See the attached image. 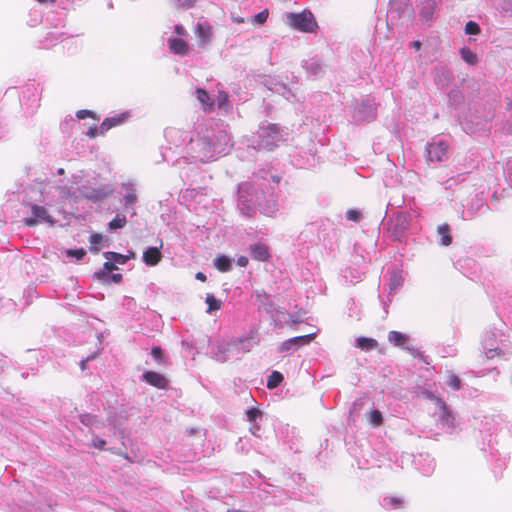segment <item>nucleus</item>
Here are the masks:
<instances>
[{
	"label": "nucleus",
	"mask_w": 512,
	"mask_h": 512,
	"mask_svg": "<svg viewBox=\"0 0 512 512\" xmlns=\"http://www.w3.org/2000/svg\"><path fill=\"white\" fill-rule=\"evenodd\" d=\"M280 178L270 170H260L253 184L245 182L238 188V209L245 217H252L256 211L271 216L277 211V205L273 197L275 185Z\"/></svg>",
	"instance_id": "1"
},
{
	"label": "nucleus",
	"mask_w": 512,
	"mask_h": 512,
	"mask_svg": "<svg viewBox=\"0 0 512 512\" xmlns=\"http://www.w3.org/2000/svg\"><path fill=\"white\" fill-rule=\"evenodd\" d=\"M230 137L224 128L213 123L201 124L196 137L186 145V153L194 162H208L228 153Z\"/></svg>",
	"instance_id": "2"
},
{
	"label": "nucleus",
	"mask_w": 512,
	"mask_h": 512,
	"mask_svg": "<svg viewBox=\"0 0 512 512\" xmlns=\"http://www.w3.org/2000/svg\"><path fill=\"white\" fill-rule=\"evenodd\" d=\"M260 342L257 330H250L245 336L219 343L212 351L213 359L224 363L232 359H240Z\"/></svg>",
	"instance_id": "3"
},
{
	"label": "nucleus",
	"mask_w": 512,
	"mask_h": 512,
	"mask_svg": "<svg viewBox=\"0 0 512 512\" xmlns=\"http://www.w3.org/2000/svg\"><path fill=\"white\" fill-rule=\"evenodd\" d=\"M290 132L278 124L268 123L261 125L257 131V140L249 146L257 150L273 151L289 140Z\"/></svg>",
	"instance_id": "4"
},
{
	"label": "nucleus",
	"mask_w": 512,
	"mask_h": 512,
	"mask_svg": "<svg viewBox=\"0 0 512 512\" xmlns=\"http://www.w3.org/2000/svg\"><path fill=\"white\" fill-rule=\"evenodd\" d=\"M482 348L487 359L510 354L512 345L499 331H489L482 339Z\"/></svg>",
	"instance_id": "5"
},
{
	"label": "nucleus",
	"mask_w": 512,
	"mask_h": 512,
	"mask_svg": "<svg viewBox=\"0 0 512 512\" xmlns=\"http://www.w3.org/2000/svg\"><path fill=\"white\" fill-rule=\"evenodd\" d=\"M450 144L440 138H435L426 146V159L428 162L437 163L448 160Z\"/></svg>",
	"instance_id": "6"
},
{
	"label": "nucleus",
	"mask_w": 512,
	"mask_h": 512,
	"mask_svg": "<svg viewBox=\"0 0 512 512\" xmlns=\"http://www.w3.org/2000/svg\"><path fill=\"white\" fill-rule=\"evenodd\" d=\"M286 17L291 27L302 32H313L317 27L313 14L306 9L300 13H287Z\"/></svg>",
	"instance_id": "7"
},
{
	"label": "nucleus",
	"mask_w": 512,
	"mask_h": 512,
	"mask_svg": "<svg viewBox=\"0 0 512 512\" xmlns=\"http://www.w3.org/2000/svg\"><path fill=\"white\" fill-rule=\"evenodd\" d=\"M352 117L356 122L372 121L376 117V105L373 98H361L353 107Z\"/></svg>",
	"instance_id": "8"
},
{
	"label": "nucleus",
	"mask_w": 512,
	"mask_h": 512,
	"mask_svg": "<svg viewBox=\"0 0 512 512\" xmlns=\"http://www.w3.org/2000/svg\"><path fill=\"white\" fill-rule=\"evenodd\" d=\"M411 215L407 212L396 213L389 221L388 230L394 240H401L410 227Z\"/></svg>",
	"instance_id": "9"
},
{
	"label": "nucleus",
	"mask_w": 512,
	"mask_h": 512,
	"mask_svg": "<svg viewBox=\"0 0 512 512\" xmlns=\"http://www.w3.org/2000/svg\"><path fill=\"white\" fill-rule=\"evenodd\" d=\"M408 11H412L410 0H390L387 17L394 23L404 17Z\"/></svg>",
	"instance_id": "10"
},
{
	"label": "nucleus",
	"mask_w": 512,
	"mask_h": 512,
	"mask_svg": "<svg viewBox=\"0 0 512 512\" xmlns=\"http://www.w3.org/2000/svg\"><path fill=\"white\" fill-rule=\"evenodd\" d=\"M79 191L80 194L86 199L92 201H100L108 197L113 190L110 186L100 185L98 187L82 186Z\"/></svg>",
	"instance_id": "11"
},
{
	"label": "nucleus",
	"mask_w": 512,
	"mask_h": 512,
	"mask_svg": "<svg viewBox=\"0 0 512 512\" xmlns=\"http://www.w3.org/2000/svg\"><path fill=\"white\" fill-rule=\"evenodd\" d=\"M435 84L440 88H445L453 80V72L444 64H437L432 70Z\"/></svg>",
	"instance_id": "12"
},
{
	"label": "nucleus",
	"mask_w": 512,
	"mask_h": 512,
	"mask_svg": "<svg viewBox=\"0 0 512 512\" xmlns=\"http://www.w3.org/2000/svg\"><path fill=\"white\" fill-rule=\"evenodd\" d=\"M435 400L438 407L437 414L441 425L444 428L453 429L455 427V417L451 410L442 399L435 398Z\"/></svg>",
	"instance_id": "13"
},
{
	"label": "nucleus",
	"mask_w": 512,
	"mask_h": 512,
	"mask_svg": "<svg viewBox=\"0 0 512 512\" xmlns=\"http://www.w3.org/2000/svg\"><path fill=\"white\" fill-rule=\"evenodd\" d=\"M165 136L167 140L175 145L176 147H179L181 145L185 146L188 144L187 141H190V138L192 137L189 132L178 129V128H168L165 130Z\"/></svg>",
	"instance_id": "14"
},
{
	"label": "nucleus",
	"mask_w": 512,
	"mask_h": 512,
	"mask_svg": "<svg viewBox=\"0 0 512 512\" xmlns=\"http://www.w3.org/2000/svg\"><path fill=\"white\" fill-rule=\"evenodd\" d=\"M315 334H308L290 338L281 343L279 347L280 352L296 351L300 346L306 345L311 342Z\"/></svg>",
	"instance_id": "15"
},
{
	"label": "nucleus",
	"mask_w": 512,
	"mask_h": 512,
	"mask_svg": "<svg viewBox=\"0 0 512 512\" xmlns=\"http://www.w3.org/2000/svg\"><path fill=\"white\" fill-rule=\"evenodd\" d=\"M31 211H32L33 217L25 219V224L27 226H30V227L35 226L36 224H38L40 222H47V223H51V224L53 223L52 217L48 214L47 210L44 207L38 206V205H32Z\"/></svg>",
	"instance_id": "16"
},
{
	"label": "nucleus",
	"mask_w": 512,
	"mask_h": 512,
	"mask_svg": "<svg viewBox=\"0 0 512 512\" xmlns=\"http://www.w3.org/2000/svg\"><path fill=\"white\" fill-rule=\"evenodd\" d=\"M437 6L438 2L436 0H424L421 2L419 10L420 20L424 23L430 24L434 19Z\"/></svg>",
	"instance_id": "17"
},
{
	"label": "nucleus",
	"mask_w": 512,
	"mask_h": 512,
	"mask_svg": "<svg viewBox=\"0 0 512 512\" xmlns=\"http://www.w3.org/2000/svg\"><path fill=\"white\" fill-rule=\"evenodd\" d=\"M131 117V113L126 111L121 114H116L111 117H107L101 123V132H107L113 127H117L119 125L124 124Z\"/></svg>",
	"instance_id": "18"
},
{
	"label": "nucleus",
	"mask_w": 512,
	"mask_h": 512,
	"mask_svg": "<svg viewBox=\"0 0 512 512\" xmlns=\"http://www.w3.org/2000/svg\"><path fill=\"white\" fill-rule=\"evenodd\" d=\"M122 188L125 190L123 197L125 209L133 208L138 201L136 184L134 182L122 183Z\"/></svg>",
	"instance_id": "19"
},
{
	"label": "nucleus",
	"mask_w": 512,
	"mask_h": 512,
	"mask_svg": "<svg viewBox=\"0 0 512 512\" xmlns=\"http://www.w3.org/2000/svg\"><path fill=\"white\" fill-rule=\"evenodd\" d=\"M306 73L313 78H318L324 74V65L318 58L306 60L303 64Z\"/></svg>",
	"instance_id": "20"
},
{
	"label": "nucleus",
	"mask_w": 512,
	"mask_h": 512,
	"mask_svg": "<svg viewBox=\"0 0 512 512\" xmlns=\"http://www.w3.org/2000/svg\"><path fill=\"white\" fill-rule=\"evenodd\" d=\"M142 378L149 385L154 386L159 389H164L168 385V381L164 377V375L154 372V371L145 372L143 374Z\"/></svg>",
	"instance_id": "21"
},
{
	"label": "nucleus",
	"mask_w": 512,
	"mask_h": 512,
	"mask_svg": "<svg viewBox=\"0 0 512 512\" xmlns=\"http://www.w3.org/2000/svg\"><path fill=\"white\" fill-rule=\"evenodd\" d=\"M249 252L251 257L258 261H266L269 258L268 247L263 243L250 245Z\"/></svg>",
	"instance_id": "22"
},
{
	"label": "nucleus",
	"mask_w": 512,
	"mask_h": 512,
	"mask_svg": "<svg viewBox=\"0 0 512 512\" xmlns=\"http://www.w3.org/2000/svg\"><path fill=\"white\" fill-rule=\"evenodd\" d=\"M142 258L145 264L155 266L160 262L162 254L157 247H149L143 252Z\"/></svg>",
	"instance_id": "23"
},
{
	"label": "nucleus",
	"mask_w": 512,
	"mask_h": 512,
	"mask_svg": "<svg viewBox=\"0 0 512 512\" xmlns=\"http://www.w3.org/2000/svg\"><path fill=\"white\" fill-rule=\"evenodd\" d=\"M169 49L176 55L184 56L188 53V44L181 38H170L168 40Z\"/></svg>",
	"instance_id": "24"
},
{
	"label": "nucleus",
	"mask_w": 512,
	"mask_h": 512,
	"mask_svg": "<svg viewBox=\"0 0 512 512\" xmlns=\"http://www.w3.org/2000/svg\"><path fill=\"white\" fill-rule=\"evenodd\" d=\"M388 341L392 343L394 346L411 350L409 347L406 346L408 343V336L401 332L390 331L388 334Z\"/></svg>",
	"instance_id": "25"
},
{
	"label": "nucleus",
	"mask_w": 512,
	"mask_h": 512,
	"mask_svg": "<svg viewBox=\"0 0 512 512\" xmlns=\"http://www.w3.org/2000/svg\"><path fill=\"white\" fill-rule=\"evenodd\" d=\"M214 266L221 272H228L232 268V262L229 257L220 255L214 259Z\"/></svg>",
	"instance_id": "26"
},
{
	"label": "nucleus",
	"mask_w": 512,
	"mask_h": 512,
	"mask_svg": "<svg viewBox=\"0 0 512 512\" xmlns=\"http://www.w3.org/2000/svg\"><path fill=\"white\" fill-rule=\"evenodd\" d=\"M460 55L463 61L469 65H476L478 63V56L468 47H462L460 49Z\"/></svg>",
	"instance_id": "27"
},
{
	"label": "nucleus",
	"mask_w": 512,
	"mask_h": 512,
	"mask_svg": "<svg viewBox=\"0 0 512 512\" xmlns=\"http://www.w3.org/2000/svg\"><path fill=\"white\" fill-rule=\"evenodd\" d=\"M377 341L373 338L359 337L356 340V346L362 350L369 351L376 348Z\"/></svg>",
	"instance_id": "28"
},
{
	"label": "nucleus",
	"mask_w": 512,
	"mask_h": 512,
	"mask_svg": "<svg viewBox=\"0 0 512 512\" xmlns=\"http://www.w3.org/2000/svg\"><path fill=\"white\" fill-rule=\"evenodd\" d=\"M437 232L441 236V239H440L441 245L448 246L451 244L452 237L450 235V228L447 224L438 226Z\"/></svg>",
	"instance_id": "29"
},
{
	"label": "nucleus",
	"mask_w": 512,
	"mask_h": 512,
	"mask_svg": "<svg viewBox=\"0 0 512 512\" xmlns=\"http://www.w3.org/2000/svg\"><path fill=\"white\" fill-rule=\"evenodd\" d=\"M205 303L208 306L206 312L209 314H211L215 310H219L222 306V301L217 299L213 294H207L205 298Z\"/></svg>",
	"instance_id": "30"
},
{
	"label": "nucleus",
	"mask_w": 512,
	"mask_h": 512,
	"mask_svg": "<svg viewBox=\"0 0 512 512\" xmlns=\"http://www.w3.org/2000/svg\"><path fill=\"white\" fill-rule=\"evenodd\" d=\"M283 375L278 371H273L267 379V387L269 389H275L283 381Z\"/></svg>",
	"instance_id": "31"
},
{
	"label": "nucleus",
	"mask_w": 512,
	"mask_h": 512,
	"mask_svg": "<svg viewBox=\"0 0 512 512\" xmlns=\"http://www.w3.org/2000/svg\"><path fill=\"white\" fill-rule=\"evenodd\" d=\"M111 261L112 260H108L107 262H105L103 265V269L96 273V276L99 280H105L106 277L109 276V273H111V271L117 269V267Z\"/></svg>",
	"instance_id": "32"
},
{
	"label": "nucleus",
	"mask_w": 512,
	"mask_h": 512,
	"mask_svg": "<svg viewBox=\"0 0 512 512\" xmlns=\"http://www.w3.org/2000/svg\"><path fill=\"white\" fill-rule=\"evenodd\" d=\"M402 500L397 497H385L382 501L384 508L398 509L401 507Z\"/></svg>",
	"instance_id": "33"
},
{
	"label": "nucleus",
	"mask_w": 512,
	"mask_h": 512,
	"mask_svg": "<svg viewBox=\"0 0 512 512\" xmlns=\"http://www.w3.org/2000/svg\"><path fill=\"white\" fill-rule=\"evenodd\" d=\"M126 217L125 215L123 214H117L109 223V228L114 230V229H119V228H123L125 225H126Z\"/></svg>",
	"instance_id": "34"
},
{
	"label": "nucleus",
	"mask_w": 512,
	"mask_h": 512,
	"mask_svg": "<svg viewBox=\"0 0 512 512\" xmlns=\"http://www.w3.org/2000/svg\"><path fill=\"white\" fill-rule=\"evenodd\" d=\"M104 255L106 259L112 260L118 264H125L129 259V256H125L116 252H106Z\"/></svg>",
	"instance_id": "35"
},
{
	"label": "nucleus",
	"mask_w": 512,
	"mask_h": 512,
	"mask_svg": "<svg viewBox=\"0 0 512 512\" xmlns=\"http://www.w3.org/2000/svg\"><path fill=\"white\" fill-rule=\"evenodd\" d=\"M200 101L201 108L205 112H211L214 110L216 102L215 98H198Z\"/></svg>",
	"instance_id": "36"
},
{
	"label": "nucleus",
	"mask_w": 512,
	"mask_h": 512,
	"mask_svg": "<svg viewBox=\"0 0 512 512\" xmlns=\"http://www.w3.org/2000/svg\"><path fill=\"white\" fill-rule=\"evenodd\" d=\"M480 31L479 24L474 21H468L465 25V33L468 35H477Z\"/></svg>",
	"instance_id": "37"
},
{
	"label": "nucleus",
	"mask_w": 512,
	"mask_h": 512,
	"mask_svg": "<svg viewBox=\"0 0 512 512\" xmlns=\"http://www.w3.org/2000/svg\"><path fill=\"white\" fill-rule=\"evenodd\" d=\"M79 419L83 425L88 426V427H92V425H95V423L97 422L96 416L88 414V413L81 414Z\"/></svg>",
	"instance_id": "38"
},
{
	"label": "nucleus",
	"mask_w": 512,
	"mask_h": 512,
	"mask_svg": "<svg viewBox=\"0 0 512 512\" xmlns=\"http://www.w3.org/2000/svg\"><path fill=\"white\" fill-rule=\"evenodd\" d=\"M268 15H269L268 10L264 9L261 12L257 13L256 15H254L252 22L262 25L267 21Z\"/></svg>",
	"instance_id": "39"
},
{
	"label": "nucleus",
	"mask_w": 512,
	"mask_h": 512,
	"mask_svg": "<svg viewBox=\"0 0 512 512\" xmlns=\"http://www.w3.org/2000/svg\"><path fill=\"white\" fill-rule=\"evenodd\" d=\"M346 218L349 221L359 222L362 219V213L356 209H349L346 212Z\"/></svg>",
	"instance_id": "40"
},
{
	"label": "nucleus",
	"mask_w": 512,
	"mask_h": 512,
	"mask_svg": "<svg viewBox=\"0 0 512 512\" xmlns=\"http://www.w3.org/2000/svg\"><path fill=\"white\" fill-rule=\"evenodd\" d=\"M370 422L374 425V426H379L382 424V421H383V418H382V414L380 411L378 410H373L370 412Z\"/></svg>",
	"instance_id": "41"
},
{
	"label": "nucleus",
	"mask_w": 512,
	"mask_h": 512,
	"mask_svg": "<svg viewBox=\"0 0 512 512\" xmlns=\"http://www.w3.org/2000/svg\"><path fill=\"white\" fill-rule=\"evenodd\" d=\"M262 415L261 411L256 408H250L246 411V416L249 422H256Z\"/></svg>",
	"instance_id": "42"
},
{
	"label": "nucleus",
	"mask_w": 512,
	"mask_h": 512,
	"mask_svg": "<svg viewBox=\"0 0 512 512\" xmlns=\"http://www.w3.org/2000/svg\"><path fill=\"white\" fill-rule=\"evenodd\" d=\"M447 383L453 390H459L461 387L460 379L454 374L449 375Z\"/></svg>",
	"instance_id": "43"
},
{
	"label": "nucleus",
	"mask_w": 512,
	"mask_h": 512,
	"mask_svg": "<svg viewBox=\"0 0 512 512\" xmlns=\"http://www.w3.org/2000/svg\"><path fill=\"white\" fill-rule=\"evenodd\" d=\"M217 106L219 109L228 112L231 109V104L229 102V98H217Z\"/></svg>",
	"instance_id": "44"
},
{
	"label": "nucleus",
	"mask_w": 512,
	"mask_h": 512,
	"mask_svg": "<svg viewBox=\"0 0 512 512\" xmlns=\"http://www.w3.org/2000/svg\"><path fill=\"white\" fill-rule=\"evenodd\" d=\"M106 132H101V125L98 126H91L89 127L88 131L86 132V135L90 138H95L99 135H104Z\"/></svg>",
	"instance_id": "45"
},
{
	"label": "nucleus",
	"mask_w": 512,
	"mask_h": 512,
	"mask_svg": "<svg viewBox=\"0 0 512 512\" xmlns=\"http://www.w3.org/2000/svg\"><path fill=\"white\" fill-rule=\"evenodd\" d=\"M86 254L85 250L84 249H75V250H68L67 251V256L69 257H75L77 260H81L84 255Z\"/></svg>",
	"instance_id": "46"
},
{
	"label": "nucleus",
	"mask_w": 512,
	"mask_h": 512,
	"mask_svg": "<svg viewBox=\"0 0 512 512\" xmlns=\"http://www.w3.org/2000/svg\"><path fill=\"white\" fill-rule=\"evenodd\" d=\"M106 444V441L104 439H101L95 435H93V439H92V445L95 447V448H98V449H103L104 446Z\"/></svg>",
	"instance_id": "47"
},
{
	"label": "nucleus",
	"mask_w": 512,
	"mask_h": 512,
	"mask_svg": "<svg viewBox=\"0 0 512 512\" xmlns=\"http://www.w3.org/2000/svg\"><path fill=\"white\" fill-rule=\"evenodd\" d=\"M76 116L79 118V119H84L86 117H95V114L93 111L91 110H79L76 114Z\"/></svg>",
	"instance_id": "48"
},
{
	"label": "nucleus",
	"mask_w": 512,
	"mask_h": 512,
	"mask_svg": "<svg viewBox=\"0 0 512 512\" xmlns=\"http://www.w3.org/2000/svg\"><path fill=\"white\" fill-rule=\"evenodd\" d=\"M180 7L190 8L194 5L196 0H174Z\"/></svg>",
	"instance_id": "49"
},
{
	"label": "nucleus",
	"mask_w": 512,
	"mask_h": 512,
	"mask_svg": "<svg viewBox=\"0 0 512 512\" xmlns=\"http://www.w3.org/2000/svg\"><path fill=\"white\" fill-rule=\"evenodd\" d=\"M151 355L153 356V358L157 361H160L161 360V357H162V350L160 347H153L152 350H151Z\"/></svg>",
	"instance_id": "50"
},
{
	"label": "nucleus",
	"mask_w": 512,
	"mask_h": 512,
	"mask_svg": "<svg viewBox=\"0 0 512 512\" xmlns=\"http://www.w3.org/2000/svg\"><path fill=\"white\" fill-rule=\"evenodd\" d=\"M122 279V275L121 274H111L109 273V276L106 277V279L104 280L105 282H108V281H112L114 283H119Z\"/></svg>",
	"instance_id": "51"
},
{
	"label": "nucleus",
	"mask_w": 512,
	"mask_h": 512,
	"mask_svg": "<svg viewBox=\"0 0 512 512\" xmlns=\"http://www.w3.org/2000/svg\"><path fill=\"white\" fill-rule=\"evenodd\" d=\"M101 241H102V236H101V235H99V234H92V235L90 236V242H91V244H93V245H97V244H99Z\"/></svg>",
	"instance_id": "52"
},
{
	"label": "nucleus",
	"mask_w": 512,
	"mask_h": 512,
	"mask_svg": "<svg viewBox=\"0 0 512 512\" xmlns=\"http://www.w3.org/2000/svg\"><path fill=\"white\" fill-rule=\"evenodd\" d=\"M248 264V258L245 257V256H240L238 259H237V265L241 266V267H246Z\"/></svg>",
	"instance_id": "53"
},
{
	"label": "nucleus",
	"mask_w": 512,
	"mask_h": 512,
	"mask_svg": "<svg viewBox=\"0 0 512 512\" xmlns=\"http://www.w3.org/2000/svg\"><path fill=\"white\" fill-rule=\"evenodd\" d=\"M401 283H400V278L397 277L396 275L391 279V290L392 289H395L397 288L398 286H400Z\"/></svg>",
	"instance_id": "54"
},
{
	"label": "nucleus",
	"mask_w": 512,
	"mask_h": 512,
	"mask_svg": "<svg viewBox=\"0 0 512 512\" xmlns=\"http://www.w3.org/2000/svg\"><path fill=\"white\" fill-rule=\"evenodd\" d=\"M174 31L179 36H182L186 33V30L182 25H175Z\"/></svg>",
	"instance_id": "55"
},
{
	"label": "nucleus",
	"mask_w": 512,
	"mask_h": 512,
	"mask_svg": "<svg viewBox=\"0 0 512 512\" xmlns=\"http://www.w3.org/2000/svg\"><path fill=\"white\" fill-rule=\"evenodd\" d=\"M410 47L413 48L415 51H418L422 47V43L419 40H414L410 43Z\"/></svg>",
	"instance_id": "56"
},
{
	"label": "nucleus",
	"mask_w": 512,
	"mask_h": 512,
	"mask_svg": "<svg viewBox=\"0 0 512 512\" xmlns=\"http://www.w3.org/2000/svg\"><path fill=\"white\" fill-rule=\"evenodd\" d=\"M109 425H112L115 429H119L121 426L120 422H117L114 418L108 417Z\"/></svg>",
	"instance_id": "57"
},
{
	"label": "nucleus",
	"mask_w": 512,
	"mask_h": 512,
	"mask_svg": "<svg viewBox=\"0 0 512 512\" xmlns=\"http://www.w3.org/2000/svg\"><path fill=\"white\" fill-rule=\"evenodd\" d=\"M95 356H96L95 354H92V355H89L86 359H83L80 363L81 369L84 370L86 363L89 362L90 360L94 359Z\"/></svg>",
	"instance_id": "58"
},
{
	"label": "nucleus",
	"mask_w": 512,
	"mask_h": 512,
	"mask_svg": "<svg viewBox=\"0 0 512 512\" xmlns=\"http://www.w3.org/2000/svg\"><path fill=\"white\" fill-rule=\"evenodd\" d=\"M502 9L506 12L512 10V0H508L507 2L505 1L502 6Z\"/></svg>",
	"instance_id": "59"
},
{
	"label": "nucleus",
	"mask_w": 512,
	"mask_h": 512,
	"mask_svg": "<svg viewBox=\"0 0 512 512\" xmlns=\"http://www.w3.org/2000/svg\"><path fill=\"white\" fill-rule=\"evenodd\" d=\"M253 425L250 428L252 434L257 435V432L260 430V426L256 422H252Z\"/></svg>",
	"instance_id": "60"
},
{
	"label": "nucleus",
	"mask_w": 512,
	"mask_h": 512,
	"mask_svg": "<svg viewBox=\"0 0 512 512\" xmlns=\"http://www.w3.org/2000/svg\"><path fill=\"white\" fill-rule=\"evenodd\" d=\"M196 93L197 96H210L208 92L203 88H197Z\"/></svg>",
	"instance_id": "61"
},
{
	"label": "nucleus",
	"mask_w": 512,
	"mask_h": 512,
	"mask_svg": "<svg viewBox=\"0 0 512 512\" xmlns=\"http://www.w3.org/2000/svg\"><path fill=\"white\" fill-rule=\"evenodd\" d=\"M196 279L200 280V281H205L206 280V275L202 272H198L196 274Z\"/></svg>",
	"instance_id": "62"
},
{
	"label": "nucleus",
	"mask_w": 512,
	"mask_h": 512,
	"mask_svg": "<svg viewBox=\"0 0 512 512\" xmlns=\"http://www.w3.org/2000/svg\"><path fill=\"white\" fill-rule=\"evenodd\" d=\"M92 427L101 428L102 427V423L97 419V422L95 423V425H92Z\"/></svg>",
	"instance_id": "63"
},
{
	"label": "nucleus",
	"mask_w": 512,
	"mask_h": 512,
	"mask_svg": "<svg viewBox=\"0 0 512 512\" xmlns=\"http://www.w3.org/2000/svg\"><path fill=\"white\" fill-rule=\"evenodd\" d=\"M57 173H58L59 175H63V174L65 173V170H64L63 168H59V169L57 170Z\"/></svg>",
	"instance_id": "64"
}]
</instances>
